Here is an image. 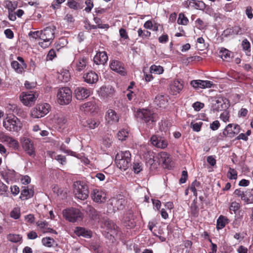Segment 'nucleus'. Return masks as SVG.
Returning a JSON list of instances; mask_svg holds the SVG:
<instances>
[{
  "instance_id": "c9c22d12",
  "label": "nucleus",
  "mask_w": 253,
  "mask_h": 253,
  "mask_svg": "<svg viewBox=\"0 0 253 253\" xmlns=\"http://www.w3.org/2000/svg\"><path fill=\"white\" fill-rule=\"evenodd\" d=\"M99 121L96 119H89L85 122L83 125L84 127H88L90 129H94L99 126Z\"/></svg>"
},
{
  "instance_id": "864d4df0",
  "label": "nucleus",
  "mask_w": 253,
  "mask_h": 253,
  "mask_svg": "<svg viewBox=\"0 0 253 253\" xmlns=\"http://www.w3.org/2000/svg\"><path fill=\"white\" fill-rule=\"evenodd\" d=\"M60 150L65 153L71 156H75L76 153L67 149L66 146L64 144H62L60 146Z\"/></svg>"
},
{
  "instance_id": "a211bd4d",
  "label": "nucleus",
  "mask_w": 253,
  "mask_h": 253,
  "mask_svg": "<svg viewBox=\"0 0 253 253\" xmlns=\"http://www.w3.org/2000/svg\"><path fill=\"white\" fill-rule=\"evenodd\" d=\"M75 94L78 100H83L89 96L90 91L86 88L80 86L75 90Z\"/></svg>"
},
{
  "instance_id": "f03ea898",
  "label": "nucleus",
  "mask_w": 253,
  "mask_h": 253,
  "mask_svg": "<svg viewBox=\"0 0 253 253\" xmlns=\"http://www.w3.org/2000/svg\"><path fill=\"white\" fill-rule=\"evenodd\" d=\"M137 115L149 127L152 128L157 121V115L153 110L142 109L138 111Z\"/></svg>"
},
{
  "instance_id": "c03bdc74",
  "label": "nucleus",
  "mask_w": 253,
  "mask_h": 253,
  "mask_svg": "<svg viewBox=\"0 0 253 253\" xmlns=\"http://www.w3.org/2000/svg\"><path fill=\"white\" fill-rule=\"evenodd\" d=\"M22 236L19 234H10L7 236L8 240L13 243H17L22 240Z\"/></svg>"
},
{
  "instance_id": "680f3d73",
  "label": "nucleus",
  "mask_w": 253,
  "mask_h": 253,
  "mask_svg": "<svg viewBox=\"0 0 253 253\" xmlns=\"http://www.w3.org/2000/svg\"><path fill=\"white\" fill-rule=\"evenodd\" d=\"M240 205L238 203L233 202L231 204L229 210L231 211H233L234 213H236V212L240 209Z\"/></svg>"
},
{
  "instance_id": "0eeeda50",
  "label": "nucleus",
  "mask_w": 253,
  "mask_h": 253,
  "mask_svg": "<svg viewBox=\"0 0 253 253\" xmlns=\"http://www.w3.org/2000/svg\"><path fill=\"white\" fill-rule=\"evenodd\" d=\"M41 40H43V42H39V44L42 47H47L50 44V41L54 37V29L50 27H47L41 31Z\"/></svg>"
},
{
  "instance_id": "58836bf2",
  "label": "nucleus",
  "mask_w": 253,
  "mask_h": 253,
  "mask_svg": "<svg viewBox=\"0 0 253 253\" xmlns=\"http://www.w3.org/2000/svg\"><path fill=\"white\" fill-rule=\"evenodd\" d=\"M58 79L62 82H68L70 79V75L69 71L67 70L62 71L58 76Z\"/></svg>"
},
{
  "instance_id": "5701e85b",
  "label": "nucleus",
  "mask_w": 253,
  "mask_h": 253,
  "mask_svg": "<svg viewBox=\"0 0 253 253\" xmlns=\"http://www.w3.org/2000/svg\"><path fill=\"white\" fill-rule=\"evenodd\" d=\"M74 233L78 236H83L86 238H90L92 236V232L90 230L81 227H76Z\"/></svg>"
},
{
  "instance_id": "dca6fc26",
  "label": "nucleus",
  "mask_w": 253,
  "mask_h": 253,
  "mask_svg": "<svg viewBox=\"0 0 253 253\" xmlns=\"http://www.w3.org/2000/svg\"><path fill=\"white\" fill-rule=\"evenodd\" d=\"M150 141L153 145L159 148L164 149L168 145V142L165 139L156 135L151 136Z\"/></svg>"
},
{
  "instance_id": "09e8293b",
  "label": "nucleus",
  "mask_w": 253,
  "mask_h": 253,
  "mask_svg": "<svg viewBox=\"0 0 253 253\" xmlns=\"http://www.w3.org/2000/svg\"><path fill=\"white\" fill-rule=\"evenodd\" d=\"M10 216L15 219H18L20 216V210L18 208H15L10 212Z\"/></svg>"
},
{
  "instance_id": "473e14b6",
  "label": "nucleus",
  "mask_w": 253,
  "mask_h": 253,
  "mask_svg": "<svg viewBox=\"0 0 253 253\" xmlns=\"http://www.w3.org/2000/svg\"><path fill=\"white\" fill-rule=\"evenodd\" d=\"M12 68L19 74L22 73L27 67L26 64H21L17 61H13L11 63Z\"/></svg>"
},
{
  "instance_id": "052dcab7",
  "label": "nucleus",
  "mask_w": 253,
  "mask_h": 253,
  "mask_svg": "<svg viewBox=\"0 0 253 253\" xmlns=\"http://www.w3.org/2000/svg\"><path fill=\"white\" fill-rule=\"evenodd\" d=\"M195 23H196V27H197V28H198L199 29H200L201 30H204L206 26V25L204 24V22H203V21L202 20H201L200 18L197 19L195 21Z\"/></svg>"
},
{
  "instance_id": "6e6552de",
  "label": "nucleus",
  "mask_w": 253,
  "mask_h": 253,
  "mask_svg": "<svg viewBox=\"0 0 253 253\" xmlns=\"http://www.w3.org/2000/svg\"><path fill=\"white\" fill-rule=\"evenodd\" d=\"M63 215L67 220L72 222L81 220L83 218V214L81 211L75 208L65 210Z\"/></svg>"
},
{
  "instance_id": "774afa93",
  "label": "nucleus",
  "mask_w": 253,
  "mask_h": 253,
  "mask_svg": "<svg viewBox=\"0 0 253 253\" xmlns=\"http://www.w3.org/2000/svg\"><path fill=\"white\" fill-rule=\"evenodd\" d=\"M220 118L224 122L229 121V114L227 111H223L220 115Z\"/></svg>"
},
{
  "instance_id": "9b49d317",
  "label": "nucleus",
  "mask_w": 253,
  "mask_h": 253,
  "mask_svg": "<svg viewBox=\"0 0 253 253\" xmlns=\"http://www.w3.org/2000/svg\"><path fill=\"white\" fill-rule=\"evenodd\" d=\"M240 127L238 125L229 124L224 129L222 134L225 137L233 138L240 132Z\"/></svg>"
},
{
  "instance_id": "6e6d98bb",
  "label": "nucleus",
  "mask_w": 253,
  "mask_h": 253,
  "mask_svg": "<svg viewBox=\"0 0 253 253\" xmlns=\"http://www.w3.org/2000/svg\"><path fill=\"white\" fill-rule=\"evenodd\" d=\"M133 169L135 173H138L142 169V166L141 163H133Z\"/></svg>"
},
{
  "instance_id": "aec40b11",
  "label": "nucleus",
  "mask_w": 253,
  "mask_h": 253,
  "mask_svg": "<svg viewBox=\"0 0 253 253\" xmlns=\"http://www.w3.org/2000/svg\"><path fill=\"white\" fill-rule=\"evenodd\" d=\"M227 107L223 99L219 98L213 101L211 109L213 112H218L225 110Z\"/></svg>"
},
{
  "instance_id": "8fccbe9b",
  "label": "nucleus",
  "mask_w": 253,
  "mask_h": 253,
  "mask_svg": "<svg viewBox=\"0 0 253 253\" xmlns=\"http://www.w3.org/2000/svg\"><path fill=\"white\" fill-rule=\"evenodd\" d=\"M14 172V170L6 169L2 170L0 174L4 179L8 180L11 177L10 174H12Z\"/></svg>"
},
{
  "instance_id": "37998d69",
  "label": "nucleus",
  "mask_w": 253,
  "mask_h": 253,
  "mask_svg": "<svg viewBox=\"0 0 253 253\" xmlns=\"http://www.w3.org/2000/svg\"><path fill=\"white\" fill-rule=\"evenodd\" d=\"M128 135V131L126 129H122L120 130L118 134L117 137L118 139L121 141L126 140Z\"/></svg>"
},
{
  "instance_id": "ddd939ff",
  "label": "nucleus",
  "mask_w": 253,
  "mask_h": 253,
  "mask_svg": "<svg viewBox=\"0 0 253 253\" xmlns=\"http://www.w3.org/2000/svg\"><path fill=\"white\" fill-rule=\"evenodd\" d=\"M111 70L118 73L122 76H126V71L124 67V64L119 60H112L110 64Z\"/></svg>"
},
{
  "instance_id": "7ed1b4c3",
  "label": "nucleus",
  "mask_w": 253,
  "mask_h": 253,
  "mask_svg": "<svg viewBox=\"0 0 253 253\" xmlns=\"http://www.w3.org/2000/svg\"><path fill=\"white\" fill-rule=\"evenodd\" d=\"M125 203L126 200L122 195L113 197L107 204V212L112 213L118 210H122L125 208Z\"/></svg>"
},
{
  "instance_id": "bb28decb",
  "label": "nucleus",
  "mask_w": 253,
  "mask_h": 253,
  "mask_svg": "<svg viewBox=\"0 0 253 253\" xmlns=\"http://www.w3.org/2000/svg\"><path fill=\"white\" fill-rule=\"evenodd\" d=\"M86 211L93 220L99 221L100 219V212L97 211L93 207L88 205L86 208Z\"/></svg>"
},
{
  "instance_id": "f8f14e48",
  "label": "nucleus",
  "mask_w": 253,
  "mask_h": 253,
  "mask_svg": "<svg viewBox=\"0 0 253 253\" xmlns=\"http://www.w3.org/2000/svg\"><path fill=\"white\" fill-rule=\"evenodd\" d=\"M190 84L195 90L211 88L213 85L212 82L202 80H192L190 82Z\"/></svg>"
},
{
  "instance_id": "4c0bfd02",
  "label": "nucleus",
  "mask_w": 253,
  "mask_h": 253,
  "mask_svg": "<svg viewBox=\"0 0 253 253\" xmlns=\"http://www.w3.org/2000/svg\"><path fill=\"white\" fill-rule=\"evenodd\" d=\"M37 107L39 109V111L41 112V114L43 117L49 112L50 105L48 103H43L39 105Z\"/></svg>"
},
{
  "instance_id": "cd10ccee",
  "label": "nucleus",
  "mask_w": 253,
  "mask_h": 253,
  "mask_svg": "<svg viewBox=\"0 0 253 253\" xmlns=\"http://www.w3.org/2000/svg\"><path fill=\"white\" fill-rule=\"evenodd\" d=\"M246 30L244 28L240 27L239 26H235L232 28L227 29L224 31L226 34H233L235 35H242L245 34Z\"/></svg>"
},
{
  "instance_id": "a18cd8bd",
  "label": "nucleus",
  "mask_w": 253,
  "mask_h": 253,
  "mask_svg": "<svg viewBox=\"0 0 253 253\" xmlns=\"http://www.w3.org/2000/svg\"><path fill=\"white\" fill-rule=\"evenodd\" d=\"M150 72L156 74H162L164 72L163 68L161 66L152 65L150 67Z\"/></svg>"
},
{
  "instance_id": "bf43d9fd",
  "label": "nucleus",
  "mask_w": 253,
  "mask_h": 253,
  "mask_svg": "<svg viewBox=\"0 0 253 253\" xmlns=\"http://www.w3.org/2000/svg\"><path fill=\"white\" fill-rule=\"evenodd\" d=\"M31 115L35 118H41L42 117L41 112L39 111V109L37 107L36 108L34 109L31 112Z\"/></svg>"
},
{
  "instance_id": "e433bc0d",
  "label": "nucleus",
  "mask_w": 253,
  "mask_h": 253,
  "mask_svg": "<svg viewBox=\"0 0 253 253\" xmlns=\"http://www.w3.org/2000/svg\"><path fill=\"white\" fill-rule=\"evenodd\" d=\"M219 54V56L223 60H226L227 61H228L231 58V52L224 48H221L220 49Z\"/></svg>"
},
{
  "instance_id": "20e7f679",
  "label": "nucleus",
  "mask_w": 253,
  "mask_h": 253,
  "mask_svg": "<svg viewBox=\"0 0 253 253\" xmlns=\"http://www.w3.org/2000/svg\"><path fill=\"white\" fill-rule=\"evenodd\" d=\"M3 126L8 131L18 132L22 127V124L16 116H9L3 120Z\"/></svg>"
},
{
  "instance_id": "2eb2a0df",
  "label": "nucleus",
  "mask_w": 253,
  "mask_h": 253,
  "mask_svg": "<svg viewBox=\"0 0 253 253\" xmlns=\"http://www.w3.org/2000/svg\"><path fill=\"white\" fill-rule=\"evenodd\" d=\"M90 195L92 199L96 203H102L106 201V194L100 189H94Z\"/></svg>"
},
{
  "instance_id": "3c124183",
  "label": "nucleus",
  "mask_w": 253,
  "mask_h": 253,
  "mask_svg": "<svg viewBox=\"0 0 253 253\" xmlns=\"http://www.w3.org/2000/svg\"><path fill=\"white\" fill-rule=\"evenodd\" d=\"M195 200H194L191 206V214L194 216H197L199 212V209L195 203Z\"/></svg>"
},
{
  "instance_id": "a878e982",
  "label": "nucleus",
  "mask_w": 253,
  "mask_h": 253,
  "mask_svg": "<svg viewBox=\"0 0 253 253\" xmlns=\"http://www.w3.org/2000/svg\"><path fill=\"white\" fill-rule=\"evenodd\" d=\"M170 91L173 95H177L183 89V85L179 81L175 80L170 85Z\"/></svg>"
},
{
  "instance_id": "4468645a",
  "label": "nucleus",
  "mask_w": 253,
  "mask_h": 253,
  "mask_svg": "<svg viewBox=\"0 0 253 253\" xmlns=\"http://www.w3.org/2000/svg\"><path fill=\"white\" fill-rule=\"evenodd\" d=\"M76 66V70L81 72L85 69L87 64V59L84 56H76L73 63Z\"/></svg>"
},
{
  "instance_id": "9d476101",
  "label": "nucleus",
  "mask_w": 253,
  "mask_h": 253,
  "mask_svg": "<svg viewBox=\"0 0 253 253\" xmlns=\"http://www.w3.org/2000/svg\"><path fill=\"white\" fill-rule=\"evenodd\" d=\"M21 144L25 151L31 157L36 156L33 142L29 138L23 137L21 139Z\"/></svg>"
},
{
  "instance_id": "e2e57ef3",
  "label": "nucleus",
  "mask_w": 253,
  "mask_h": 253,
  "mask_svg": "<svg viewBox=\"0 0 253 253\" xmlns=\"http://www.w3.org/2000/svg\"><path fill=\"white\" fill-rule=\"evenodd\" d=\"M228 177L230 179H236L237 177V172L233 169L230 168Z\"/></svg>"
},
{
  "instance_id": "ea45409f",
  "label": "nucleus",
  "mask_w": 253,
  "mask_h": 253,
  "mask_svg": "<svg viewBox=\"0 0 253 253\" xmlns=\"http://www.w3.org/2000/svg\"><path fill=\"white\" fill-rule=\"evenodd\" d=\"M137 34L139 37L142 39H149L151 36V32L146 30L139 28L137 31Z\"/></svg>"
},
{
  "instance_id": "1a4fd4ad",
  "label": "nucleus",
  "mask_w": 253,
  "mask_h": 253,
  "mask_svg": "<svg viewBox=\"0 0 253 253\" xmlns=\"http://www.w3.org/2000/svg\"><path fill=\"white\" fill-rule=\"evenodd\" d=\"M20 100L26 106H31L33 105L38 97L36 92L29 91L22 92L20 96Z\"/></svg>"
},
{
  "instance_id": "72a5a7b5",
  "label": "nucleus",
  "mask_w": 253,
  "mask_h": 253,
  "mask_svg": "<svg viewBox=\"0 0 253 253\" xmlns=\"http://www.w3.org/2000/svg\"><path fill=\"white\" fill-rule=\"evenodd\" d=\"M242 200L247 204L253 203V189L245 192L243 196H242Z\"/></svg>"
},
{
  "instance_id": "5fc2aeb1",
  "label": "nucleus",
  "mask_w": 253,
  "mask_h": 253,
  "mask_svg": "<svg viewBox=\"0 0 253 253\" xmlns=\"http://www.w3.org/2000/svg\"><path fill=\"white\" fill-rule=\"evenodd\" d=\"M203 123L202 122L199 123H191V126L193 128V130L195 131L199 132L200 131Z\"/></svg>"
},
{
  "instance_id": "412c9836",
  "label": "nucleus",
  "mask_w": 253,
  "mask_h": 253,
  "mask_svg": "<svg viewBox=\"0 0 253 253\" xmlns=\"http://www.w3.org/2000/svg\"><path fill=\"white\" fill-rule=\"evenodd\" d=\"M84 81L87 84H93L98 80V76L94 72L91 71L84 74L83 76Z\"/></svg>"
},
{
  "instance_id": "f3484780",
  "label": "nucleus",
  "mask_w": 253,
  "mask_h": 253,
  "mask_svg": "<svg viewBox=\"0 0 253 253\" xmlns=\"http://www.w3.org/2000/svg\"><path fill=\"white\" fill-rule=\"evenodd\" d=\"M119 119V115L112 109L108 110L105 115L106 121L110 125H113L117 123Z\"/></svg>"
},
{
  "instance_id": "69168bd1",
  "label": "nucleus",
  "mask_w": 253,
  "mask_h": 253,
  "mask_svg": "<svg viewBox=\"0 0 253 253\" xmlns=\"http://www.w3.org/2000/svg\"><path fill=\"white\" fill-rule=\"evenodd\" d=\"M37 225L38 226H39L42 231L43 230L47 229V228H48V223L46 221H38L37 222Z\"/></svg>"
},
{
  "instance_id": "f704fd0d",
  "label": "nucleus",
  "mask_w": 253,
  "mask_h": 253,
  "mask_svg": "<svg viewBox=\"0 0 253 253\" xmlns=\"http://www.w3.org/2000/svg\"><path fill=\"white\" fill-rule=\"evenodd\" d=\"M229 220L225 216L220 215L217 219L216 228L217 230L223 228L229 223Z\"/></svg>"
},
{
  "instance_id": "a19ab883",
  "label": "nucleus",
  "mask_w": 253,
  "mask_h": 253,
  "mask_svg": "<svg viewBox=\"0 0 253 253\" xmlns=\"http://www.w3.org/2000/svg\"><path fill=\"white\" fill-rule=\"evenodd\" d=\"M7 6L9 10H11V12L9 13L8 18L11 21H15L16 19V14L12 13V11L15 9V7L13 6V4L11 1H9Z\"/></svg>"
},
{
  "instance_id": "de8ad7c7",
  "label": "nucleus",
  "mask_w": 253,
  "mask_h": 253,
  "mask_svg": "<svg viewBox=\"0 0 253 253\" xmlns=\"http://www.w3.org/2000/svg\"><path fill=\"white\" fill-rule=\"evenodd\" d=\"M42 241V244L47 247H52L54 242V239L50 237L43 238Z\"/></svg>"
},
{
  "instance_id": "603ef678",
  "label": "nucleus",
  "mask_w": 253,
  "mask_h": 253,
  "mask_svg": "<svg viewBox=\"0 0 253 253\" xmlns=\"http://www.w3.org/2000/svg\"><path fill=\"white\" fill-rule=\"evenodd\" d=\"M201 186V183L195 180L188 188L192 192L197 190V188H199Z\"/></svg>"
},
{
  "instance_id": "79ce46f5",
  "label": "nucleus",
  "mask_w": 253,
  "mask_h": 253,
  "mask_svg": "<svg viewBox=\"0 0 253 253\" xmlns=\"http://www.w3.org/2000/svg\"><path fill=\"white\" fill-rule=\"evenodd\" d=\"M188 19L185 16L183 13H180L179 14L177 21L179 25H186L188 24Z\"/></svg>"
},
{
  "instance_id": "b1692460",
  "label": "nucleus",
  "mask_w": 253,
  "mask_h": 253,
  "mask_svg": "<svg viewBox=\"0 0 253 253\" xmlns=\"http://www.w3.org/2000/svg\"><path fill=\"white\" fill-rule=\"evenodd\" d=\"M114 92V90L112 86H103L100 89L99 94L104 98H107L111 96Z\"/></svg>"
},
{
  "instance_id": "c756f323",
  "label": "nucleus",
  "mask_w": 253,
  "mask_h": 253,
  "mask_svg": "<svg viewBox=\"0 0 253 253\" xmlns=\"http://www.w3.org/2000/svg\"><path fill=\"white\" fill-rule=\"evenodd\" d=\"M186 4L188 7H192L196 9H203L205 8V3L201 1H196L195 0H187Z\"/></svg>"
},
{
  "instance_id": "7c9ffc66",
  "label": "nucleus",
  "mask_w": 253,
  "mask_h": 253,
  "mask_svg": "<svg viewBox=\"0 0 253 253\" xmlns=\"http://www.w3.org/2000/svg\"><path fill=\"white\" fill-rule=\"evenodd\" d=\"M34 192L32 189L24 187V188L21 191L20 198L21 200H27L32 198L34 195Z\"/></svg>"
},
{
  "instance_id": "4d7b16f0",
  "label": "nucleus",
  "mask_w": 253,
  "mask_h": 253,
  "mask_svg": "<svg viewBox=\"0 0 253 253\" xmlns=\"http://www.w3.org/2000/svg\"><path fill=\"white\" fill-rule=\"evenodd\" d=\"M68 5L70 8L74 10H77L79 7V4L74 0H69L68 1Z\"/></svg>"
},
{
  "instance_id": "c85d7f7f",
  "label": "nucleus",
  "mask_w": 253,
  "mask_h": 253,
  "mask_svg": "<svg viewBox=\"0 0 253 253\" xmlns=\"http://www.w3.org/2000/svg\"><path fill=\"white\" fill-rule=\"evenodd\" d=\"M168 101V96L164 95H157L154 100L155 103L160 108L165 107Z\"/></svg>"
},
{
  "instance_id": "6ab92c4d",
  "label": "nucleus",
  "mask_w": 253,
  "mask_h": 253,
  "mask_svg": "<svg viewBox=\"0 0 253 253\" xmlns=\"http://www.w3.org/2000/svg\"><path fill=\"white\" fill-rule=\"evenodd\" d=\"M80 109L85 114H92L96 111L97 106L94 101L88 102L84 104Z\"/></svg>"
},
{
  "instance_id": "4be33fe9",
  "label": "nucleus",
  "mask_w": 253,
  "mask_h": 253,
  "mask_svg": "<svg viewBox=\"0 0 253 253\" xmlns=\"http://www.w3.org/2000/svg\"><path fill=\"white\" fill-rule=\"evenodd\" d=\"M94 62L97 65L104 64L108 60V56L106 52H99L96 53L93 59Z\"/></svg>"
},
{
  "instance_id": "2f4dec72",
  "label": "nucleus",
  "mask_w": 253,
  "mask_h": 253,
  "mask_svg": "<svg viewBox=\"0 0 253 253\" xmlns=\"http://www.w3.org/2000/svg\"><path fill=\"white\" fill-rule=\"evenodd\" d=\"M160 157L159 161L162 162L166 168L169 169L170 167V163L171 162L169 155L166 152H163L160 154Z\"/></svg>"
},
{
  "instance_id": "0e129e2a",
  "label": "nucleus",
  "mask_w": 253,
  "mask_h": 253,
  "mask_svg": "<svg viewBox=\"0 0 253 253\" xmlns=\"http://www.w3.org/2000/svg\"><path fill=\"white\" fill-rule=\"evenodd\" d=\"M119 34L121 38L124 40H127L129 39L126 30L124 28H121L119 30Z\"/></svg>"
},
{
  "instance_id": "338daca9",
  "label": "nucleus",
  "mask_w": 253,
  "mask_h": 253,
  "mask_svg": "<svg viewBox=\"0 0 253 253\" xmlns=\"http://www.w3.org/2000/svg\"><path fill=\"white\" fill-rule=\"evenodd\" d=\"M54 159L62 165H65L66 162V159L64 156L57 155L55 156Z\"/></svg>"
},
{
  "instance_id": "393cba45",
  "label": "nucleus",
  "mask_w": 253,
  "mask_h": 253,
  "mask_svg": "<svg viewBox=\"0 0 253 253\" xmlns=\"http://www.w3.org/2000/svg\"><path fill=\"white\" fill-rule=\"evenodd\" d=\"M103 224L107 228L108 232H110L111 235L116 233L117 226L113 221L109 219H105L103 220Z\"/></svg>"
},
{
  "instance_id": "49530a36",
  "label": "nucleus",
  "mask_w": 253,
  "mask_h": 253,
  "mask_svg": "<svg viewBox=\"0 0 253 253\" xmlns=\"http://www.w3.org/2000/svg\"><path fill=\"white\" fill-rule=\"evenodd\" d=\"M242 46L248 55L251 51V44L247 39H244L242 42Z\"/></svg>"
},
{
  "instance_id": "13d9d810",
  "label": "nucleus",
  "mask_w": 253,
  "mask_h": 253,
  "mask_svg": "<svg viewBox=\"0 0 253 253\" xmlns=\"http://www.w3.org/2000/svg\"><path fill=\"white\" fill-rule=\"evenodd\" d=\"M67 121V119L64 116L60 115L57 118L56 123L62 126L66 123Z\"/></svg>"
},
{
  "instance_id": "f257e3e1",
  "label": "nucleus",
  "mask_w": 253,
  "mask_h": 253,
  "mask_svg": "<svg viewBox=\"0 0 253 253\" xmlns=\"http://www.w3.org/2000/svg\"><path fill=\"white\" fill-rule=\"evenodd\" d=\"M115 162L120 169L126 170L131 166V154L128 151H122L116 156Z\"/></svg>"
},
{
  "instance_id": "39448f33",
  "label": "nucleus",
  "mask_w": 253,
  "mask_h": 253,
  "mask_svg": "<svg viewBox=\"0 0 253 253\" xmlns=\"http://www.w3.org/2000/svg\"><path fill=\"white\" fill-rule=\"evenodd\" d=\"M73 192L76 198L85 200L89 194L88 186L83 181H77L74 182Z\"/></svg>"
},
{
  "instance_id": "423d86ee",
  "label": "nucleus",
  "mask_w": 253,
  "mask_h": 253,
  "mask_svg": "<svg viewBox=\"0 0 253 253\" xmlns=\"http://www.w3.org/2000/svg\"><path fill=\"white\" fill-rule=\"evenodd\" d=\"M57 101L60 105H67L72 100V91L68 87L58 89L57 93Z\"/></svg>"
}]
</instances>
